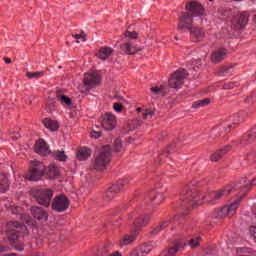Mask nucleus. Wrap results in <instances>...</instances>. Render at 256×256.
Returning a JSON list of instances; mask_svg holds the SVG:
<instances>
[{"label": "nucleus", "mask_w": 256, "mask_h": 256, "mask_svg": "<svg viewBox=\"0 0 256 256\" xmlns=\"http://www.w3.org/2000/svg\"><path fill=\"white\" fill-rule=\"evenodd\" d=\"M150 91L153 93V99H157V97H165V93H167V90L163 85L153 86L150 88Z\"/></svg>", "instance_id": "nucleus-24"}, {"label": "nucleus", "mask_w": 256, "mask_h": 256, "mask_svg": "<svg viewBox=\"0 0 256 256\" xmlns=\"http://www.w3.org/2000/svg\"><path fill=\"white\" fill-rule=\"evenodd\" d=\"M247 23H249V14L246 12L236 15L232 19V26L236 30L243 29Z\"/></svg>", "instance_id": "nucleus-14"}, {"label": "nucleus", "mask_w": 256, "mask_h": 256, "mask_svg": "<svg viewBox=\"0 0 256 256\" xmlns=\"http://www.w3.org/2000/svg\"><path fill=\"white\" fill-rule=\"evenodd\" d=\"M121 51H124V53H127V55H135V47H133V44L131 42H126L120 46Z\"/></svg>", "instance_id": "nucleus-33"}, {"label": "nucleus", "mask_w": 256, "mask_h": 256, "mask_svg": "<svg viewBox=\"0 0 256 256\" xmlns=\"http://www.w3.org/2000/svg\"><path fill=\"white\" fill-rule=\"evenodd\" d=\"M56 99L57 101H59L61 103V105L66 107L71 106V103H73V101L71 100V98H69L67 95L61 94V92H58L56 94Z\"/></svg>", "instance_id": "nucleus-31"}, {"label": "nucleus", "mask_w": 256, "mask_h": 256, "mask_svg": "<svg viewBox=\"0 0 256 256\" xmlns=\"http://www.w3.org/2000/svg\"><path fill=\"white\" fill-rule=\"evenodd\" d=\"M43 125L46 127V129H49L50 131H57L59 129V124L57 121L46 118L43 120Z\"/></svg>", "instance_id": "nucleus-30"}, {"label": "nucleus", "mask_w": 256, "mask_h": 256, "mask_svg": "<svg viewBox=\"0 0 256 256\" xmlns=\"http://www.w3.org/2000/svg\"><path fill=\"white\" fill-rule=\"evenodd\" d=\"M172 147H173V146H170L169 150H167L166 153H171V148H172Z\"/></svg>", "instance_id": "nucleus-56"}, {"label": "nucleus", "mask_w": 256, "mask_h": 256, "mask_svg": "<svg viewBox=\"0 0 256 256\" xmlns=\"http://www.w3.org/2000/svg\"><path fill=\"white\" fill-rule=\"evenodd\" d=\"M125 37H129L130 39H137V32L126 31Z\"/></svg>", "instance_id": "nucleus-46"}, {"label": "nucleus", "mask_w": 256, "mask_h": 256, "mask_svg": "<svg viewBox=\"0 0 256 256\" xmlns=\"http://www.w3.org/2000/svg\"><path fill=\"white\" fill-rule=\"evenodd\" d=\"M256 139V126L253 127L247 134L243 135L242 143L247 145L248 143H253Z\"/></svg>", "instance_id": "nucleus-25"}, {"label": "nucleus", "mask_w": 256, "mask_h": 256, "mask_svg": "<svg viewBox=\"0 0 256 256\" xmlns=\"http://www.w3.org/2000/svg\"><path fill=\"white\" fill-rule=\"evenodd\" d=\"M100 123L106 131H113L117 127V117L111 112H107L100 118Z\"/></svg>", "instance_id": "nucleus-12"}, {"label": "nucleus", "mask_w": 256, "mask_h": 256, "mask_svg": "<svg viewBox=\"0 0 256 256\" xmlns=\"http://www.w3.org/2000/svg\"><path fill=\"white\" fill-rule=\"evenodd\" d=\"M11 138L14 141H17V139H21V134H19V132H14V133H12Z\"/></svg>", "instance_id": "nucleus-49"}, {"label": "nucleus", "mask_w": 256, "mask_h": 256, "mask_svg": "<svg viewBox=\"0 0 256 256\" xmlns=\"http://www.w3.org/2000/svg\"><path fill=\"white\" fill-rule=\"evenodd\" d=\"M252 212H253V215H254L253 221H255V223H256V204L253 206Z\"/></svg>", "instance_id": "nucleus-50"}, {"label": "nucleus", "mask_w": 256, "mask_h": 256, "mask_svg": "<svg viewBox=\"0 0 256 256\" xmlns=\"http://www.w3.org/2000/svg\"><path fill=\"white\" fill-rule=\"evenodd\" d=\"M251 101H253V96H249V97L246 99V103H251Z\"/></svg>", "instance_id": "nucleus-53"}, {"label": "nucleus", "mask_w": 256, "mask_h": 256, "mask_svg": "<svg viewBox=\"0 0 256 256\" xmlns=\"http://www.w3.org/2000/svg\"><path fill=\"white\" fill-rule=\"evenodd\" d=\"M151 251H153V243L148 242V243L138 246L132 252V254L135 256H145V255H149V253H151Z\"/></svg>", "instance_id": "nucleus-18"}, {"label": "nucleus", "mask_w": 256, "mask_h": 256, "mask_svg": "<svg viewBox=\"0 0 256 256\" xmlns=\"http://www.w3.org/2000/svg\"><path fill=\"white\" fill-rule=\"evenodd\" d=\"M90 136L92 139H99V137H101V130H99V127L96 126V128L91 131Z\"/></svg>", "instance_id": "nucleus-39"}, {"label": "nucleus", "mask_w": 256, "mask_h": 256, "mask_svg": "<svg viewBox=\"0 0 256 256\" xmlns=\"http://www.w3.org/2000/svg\"><path fill=\"white\" fill-rule=\"evenodd\" d=\"M135 241V235H125L119 242L120 247L131 245Z\"/></svg>", "instance_id": "nucleus-34"}, {"label": "nucleus", "mask_w": 256, "mask_h": 256, "mask_svg": "<svg viewBox=\"0 0 256 256\" xmlns=\"http://www.w3.org/2000/svg\"><path fill=\"white\" fill-rule=\"evenodd\" d=\"M163 199H165V196L163 194L151 191L150 193L146 194L145 201H156V205H161L163 203Z\"/></svg>", "instance_id": "nucleus-22"}, {"label": "nucleus", "mask_w": 256, "mask_h": 256, "mask_svg": "<svg viewBox=\"0 0 256 256\" xmlns=\"http://www.w3.org/2000/svg\"><path fill=\"white\" fill-rule=\"evenodd\" d=\"M101 81V75L98 72H90L84 74V90L81 93H89L90 89L97 87Z\"/></svg>", "instance_id": "nucleus-8"}, {"label": "nucleus", "mask_w": 256, "mask_h": 256, "mask_svg": "<svg viewBox=\"0 0 256 256\" xmlns=\"http://www.w3.org/2000/svg\"><path fill=\"white\" fill-rule=\"evenodd\" d=\"M183 218L181 216H175L173 220L171 221H164L162 224L157 226L156 228L153 229L152 235H157L160 231H163L166 227H169V224L172 223V225H177L179 221H181Z\"/></svg>", "instance_id": "nucleus-21"}, {"label": "nucleus", "mask_w": 256, "mask_h": 256, "mask_svg": "<svg viewBox=\"0 0 256 256\" xmlns=\"http://www.w3.org/2000/svg\"><path fill=\"white\" fill-rule=\"evenodd\" d=\"M48 105H52V107H55V102L51 101L48 103Z\"/></svg>", "instance_id": "nucleus-55"}, {"label": "nucleus", "mask_w": 256, "mask_h": 256, "mask_svg": "<svg viewBox=\"0 0 256 256\" xmlns=\"http://www.w3.org/2000/svg\"><path fill=\"white\" fill-rule=\"evenodd\" d=\"M229 89H233V84H231V85L229 86Z\"/></svg>", "instance_id": "nucleus-59"}, {"label": "nucleus", "mask_w": 256, "mask_h": 256, "mask_svg": "<svg viewBox=\"0 0 256 256\" xmlns=\"http://www.w3.org/2000/svg\"><path fill=\"white\" fill-rule=\"evenodd\" d=\"M35 151L38 155H42V157H46V155H51V150H49V146L44 140H38L35 144Z\"/></svg>", "instance_id": "nucleus-19"}, {"label": "nucleus", "mask_w": 256, "mask_h": 256, "mask_svg": "<svg viewBox=\"0 0 256 256\" xmlns=\"http://www.w3.org/2000/svg\"><path fill=\"white\" fill-rule=\"evenodd\" d=\"M186 9L188 12L182 13V15L188 14L189 17L193 20V22L198 21V23H203V18L201 15H203V5L197 1H192L186 5Z\"/></svg>", "instance_id": "nucleus-7"}, {"label": "nucleus", "mask_w": 256, "mask_h": 256, "mask_svg": "<svg viewBox=\"0 0 256 256\" xmlns=\"http://www.w3.org/2000/svg\"><path fill=\"white\" fill-rule=\"evenodd\" d=\"M109 163H111V146L105 145L100 149L99 153L96 154L93 169H95V171H104Z\"/></svg>", "instance_id": "nucleus-4"}, {"label": "nucleus", "mask_w": 256, "mask_h": 256, "mask_svg": "<svg viewBox=\"0 0 256 256\" xmlns=\"http://www.w3.org/2000/svg\"><path fill=\"white\" fill-rule=\"evenodd\" d=\"M236 253H237V256H256V254H245L247 253L246 248H237Z\"/></svg>", "instance_id": "nucleus-40"}, {"label": "nucleus", "mask_w": 256, "mask_h": 256, "mask_svg": "<svg viewBox=\"0 0 256 256\" xmlns=\"http://www.w3.org/2000/svg\"><path fill=\"white\" fill-rule=\"evenodd\" d=\"M183 249V242H178L175 246L171 247L169 250H164L159 256H174L177 251Z\"/></svg>", "instance_id": "nucleus-26"}, {"label": "nucleus", "mask_w": 256, "mask_h": 256, "mask_svg": "<svg viewBox=\"0 0 256 256\" xmlns=\"http://www.w3.org/2000/svg\"><path fill=\"white\" fill-rule=\"evenodd\" d=\"M3 59H4L5 63H7V64L11 63L10 58H8V57H4Z\"/></svg>", "instance_id": "nucleus-54"}, {"label": "nucleus", "mask_w": 256, "mask_h": 256, "mask_svg": "<svg viewBox=\"0 0 256 256\" xmlns=\"http://www.w3.org/2000/svg\"><path fill=\"white\" fill-rule=\"evenodd\" d=\"M9 189V180L7 175L0 174V193H5Z\"/></svg>", "instance_id": "nucleus-32"}, {"label": "nucleus", "mask_w": 256, "mask_h": 256, "mask_svg": "<svg viewBox=\"0 0 256 256\" xmlns=\"http://www.w3.org/2000/svg\"><path fill=\"white\" fill-rule=\"evenodd\" d=\"M250 234H251L252 239H254V241L256 242V226L250 227Z\"/></svg>", "instance_id": "nucleus-47"}, {"label": "nucleus", "mask_w": 256, "mask_h": 256, "mask_svg": "<svg viewBox=\"0 0 256 256\" xmlns=\"http://www.w3.org/2000/svg\"><path fill=\"white\" fill-rule=\"evenodd\" d=\"M129 184L128 179L120 180L116 184L112 185L105 193L104 199L106 201H111L116 195V193H119L120 191H123L126 185Z\"/></svg>", "instance_id": "nucleus-13"}, {"label": "nucleus", "mask_w": 256, "mask_h": 256, "mask_svg": "<svg viewBox=\"0 0 256 256\" xmlns=\"http://www.w3.org/2000/svg\"><path fill=\"white\" fill-rule=\"evenodd\" d=\"M111 55H113V50L111 47H101L97 54L99 59H101L102 61L109 59V57H111Z\"/></svg>", "instance_id": "nucleus-27"}, {"label": "nucleus", "mask_w": 256, "mask_h": 256, "mask_svg": "<svg viewBox=\"0 0 256 256\" xmlns=\"http://www.w3.org/2000/svg\"><path fill=\"white\" fill-rule=\"evenodd\" d=\"M227 57V49L219 48L215 50L211 55L212 63H221V61L225 60Z\"/></svg>", "instance_id": "nucleus-20"}, {"label": "nucleus", "mask_w": 256, "mask_h": 256, "mask_svg": "<svg viewBox=\"0 0 256 256\" xmlns=\"http://www.w3.org/2000/svg\"><path fill=\"white\" fill-rule=\"evenodd\" d=\"M44 175L48 177V179H57L59 175V168L55 165H50L48 168L44 166Z\"/></svg>", "instance_id": "nucleus-23"}, {"label": "nucleus", "mask_w": 256, "mask_h": 256, "mask_svg": "<svg viewBox=\"0 0 256 256\" xmlns=\"http://www.w3.org/2000/svg\"><path fill=\"white\" fill-rule=\"evenodd\" d=\"M231 127H233V125L229 124L227 128L225 127L223 128V131H225L226 133H229V129H231Z\"/></svg>", "instance_id": "nucleus-52"}, {"label": "nucleus", "mask_w": 256, "mask_h": 256, "mask_svg": "<svg viewBox=\"0 0 256 256\" xmlns=\"http://www.w3.org/2000/svg\"><path fill=\"white\" fill-rule=\"evenodd\" d=\"M113 109L116 113H121V111H123V105L121 103H114Z\"/></svg>", "instance_id": "nucleus-44"}, {"label": "nucleus", "mask_w": 256, "mask_h": 256, "mask_svg": "<svg viewBox=\"0 0 256 256\" xmlns=\"http://www.w3.org/2000/svg\"><path fill=\"white\" fill-rule=\"evenodd\" d=\"M50 155L54 157V159H57V161H67V155L63 150L51 152Z\"/></svg>", "instance_id": "nucleus-35"}, {"label": "nucleus", "mask_w": 256, "mask_h": 256, "mask_svg": "<svg viewBox=\"0 0 256 256\" xmlns=\"http://www.w3.org/2000/svg\"><path fill=\"white\" fill-rule=\"evenodd\" d=\"M200 241H201L200 236H194V237L188 239V245H190V247H192V249H195V247H199Z\"/></svg>", "instance_id": "nucleus-37"}, {"label": "nucleus", "mask_w": 256, "mask_h": 256, "mask_svg": "<svg viewBox=\"0 0 256 256\" xmlns=\"http://www.w3.org/2000/svg\"><path fill=\"white\" fill-rule=\"evenodd\" d=\"M209 1L213 2V0H209Z\"/></svg>", "instance_id": "nucleus-61"}, {"label": "nucleus", "mask_w": 256, "mask_h": 256, "mask_svg": "<svg viewBox=\"0 0 256 256\" xmlns=\"http://www.w3.org/2000/svg\"><path fill=\"white\" fill-rule=\"evenodd\" d=\"M253 185H256V178L252 180L251 183H247V178H242L237 184H230L221 190L210 192L208 196L201 197V195H199V190L195 185L190 184L181 192L182 207H185L187 211H189L190 209H195L197 205H201V199H207L208 202L213 203V201H219V199L227 197L230 193L240 190L239 198L229 206L221 208L217 215L219 219H223V217L231 218L235 213H237L241 199L247 195V191H249Z\"/></svg>", "instance_id": "nucleus-1"}, {"label": "nucleus", "mask_w": 256, "mask_h": 256, "mask_svg": "<svg viewBox=\"0 0 256 256\" xmlns=\"http://www.w3.org/2000/svg\"><path fill=\"white\" fill-rule=\"evenodd\" d=\"M206 253H211V252H209V251H206Z\"/></svg>", "instance_id": "nucleus-60"}, {"label": "nucleus", "mask_w": 256, "mask_h": 256, "mask_svg": "<svg viewBox=\"0 0 256 256\" xmlns=\"http://www.w3.org/2000/svg\"><path fill=\"white\" fill-rule=\"evenodd\" d=\"M187 77V71L185 69L176 70L168 80V85L171 89H179L183 83H185V78Z\"/></svg>", "instance_id": "nucleus-10"}, {"label": "nucleus", "mask_w": 256, "mask_h": 256, "mask_svg": "<svg viewBox=\"0 0 256 256\" xmlns=\"http://www.w3.org/2000/svg\"><path fill=\"white\" fill-rule=\"evenodd\" d=\"M209 103H211V99L209 98L197 100L196 102H193L192 107L193 109H200V107H207Z\"/></svg>", "instance_id": "nucleus-36"}, {"label": "nucleus", "mask_w": 256, "mask_h": 256, "mask_svg": "<svg viewBox=\"0 0 256 256\" xmlns=\"http://www.w3.org/2000/svg\"><path fill=\"white\" fill-rule=\"evenodd\" d=\"M128 219L133 221L134 231L137 232L141 230V227H145V225L149 223L150 216L143 215L141 212L135 211L129 214Z\"/></svg>", "instance_id": "nucleus-9"}, {"label": "nucleus", "mask_w": 256, "mask_h": 256, "mask_svg": "<svg viewBox=\"0 0 256 256\" xmlns=\"http://www.w3.org/2000/svg\"><path fill=\"white\" fill-rule=\"evenodd\" d=\"M27 227L18 221H11L7 223L6 234L8 241L12 247H15L16 251H23V245L17 244V241L24 235H27Z\"/></svg>", "instance_id": "nucleus-2"}, {"label": "nucleus", "mask_w": 256, "mask_h": 256, "mask_svg": "<svg viewBox=\"0 0 256 256\" xmlns=\"http://www.w3.org/2000/svg\"><path fill=\"white\" fill-rule=\"evenodd\" d=\"M45 73L43 71L40 72H27L26 77L28 79H41Z\"/></svg>", "instance_id": "nucleus-38"}, {"label": "nucleus", "mask_w": 256, "mask_h": 256, "mask_svg": "<svg viewBox=\"0 0 256 256\" xmlns=\"http://www.w3.org/2000/svg\"><path fill=\"white\" fill-rule=\"evenodd\" d=\"M114 147L116 151H121V147H122L121 139L118 138L114 141Z\"/></svg>", "instance_id": "nucleus-45"}, {"label": "nucleus", "mask_w": 256, "mask_h": 256, "mask_svg": "<svg viewBox=\"0 0 256 256\" xmlns=\"http://www.w3.org/2000/svg\"><path fill=\"white\" fill-rule=\"evenodd\" d=\"M231 151V146L227 145L224 148L220 149L218 152L211 155L210 159L211 161H219L223 155H226V153H229Z\"/></svg>", "instance_id": "nucleus-28"}, {"label": "nucleus", "mask_w": 256, "mask_h": 256, "mask_svg": "<svg viewBox=\"0 0 256 256\" xmlns=\"http://www.w3.org/2000/svg\"><path fill=\"white\" fill-rule=\"evenodd\" d=\"M232 69H233V66H224L221 68L219 75H222V76L228 75V73H231Z\"/></svg>", "instance_id": "nucleus-41"}, {"label": "nucleus", "mask_w": 256, "mask_h": 256, "mask_svg": "<svg viewBox=\"0 0 256 256\" xmlns=\"http://www.w3.org/2000/svg\"><path fill=\"white\" fill-rule=\"evenodd\" d=\"M253 21L256 23V14L253 16Z\"/></svg>", "instance_id": "nucleus-57"}, {"label": "nucleus", "mask_w": 256, "mask_h": 256, "mask_svg": "<svg viewBox=\"0 0 256 256\" xmlns=\"http://www.w3.org/2000/svg\"><path fill=\"white\" fill-rule=\"evenodd\" d=\"M91 157V149L87 147L80 148L77 153V159L79 161H86V159H89Z\"/></svg>", "instance_id": "nucleus-29"}, {"label": "nucleus", "mask_w": 256, "mask_h": 256, "mask_svg": "<svg viewBox=\"0 0 256 256\" xmlns=\"http://www.w3.org/2000/svg\"><path fill=\"white\" fill-rule=\"evenodd\" d=\"M33 197L39 205L49 207L51 205V199H53V190L38 188L33 191Z\"/></svg>", "instance_id": "nucleus-6"}, {"label": "nucleus", "mask_w": 256, "mask_h": 256, "mask_svg": "<svg viewBox=\"0 0 256 256\" xmlns=\"http://www.w3.org/2000/svg\"><path fill=\"white\" fill-rule=\"evenodd\" d=\"M5 251H7V247L0 245V255H1V253H5Z\"/></svg>", "instance_id": "nucleus-51"}, {"label": "nucleus", "mask_w": 256, "mask_h": 256, "mask_svg": "<svg viewBox=\"0 0 256 256\" xmlns=\"http://www.w3.org/2000/svg\"><path fill=\"white\" fill-rule=\"evenodd\" d=\"M45 175V165L39 161H32L29 171L25 174L28 181H39Z\"/></svg>", "instance_id": "nucleus-5"}, {"label": "nucleus", "mask_w": 256, "mask_h": 256, "mask_svg": "<svg viewBox=\"0 0 256 256\" xmlns=\"http://www.w3.org/2000/svg\"><path fill=\"white\" fill-rule=\"evenodd\" d=\"M143 119H147V117H153V111L146 110L145 113L142 114Z\"/></svg>", "instance_id": "nucleus-48"}, {"label": "nucleus", "mask_w": 256, "mask_h": 256, "mask_svg": "<svg viewBox=\"0 0 256 256\" xmlns=\"http://www.w3.org/2000/svg\"><path fill=\"white\" fill-rule=\"evenodd\" d=\"M138 113H141L142 109L141 108H137Z\"/></svg>", "instance_id": "nucleus-58"}, {"label": "nucleus", "mask_w": 256, "mask_h": 256, "mask_svg": "<svg viewBox=\"0 0 256 256\" xmlns=\"http://www.w3.org/2000/svg\"><path fill=\"white\" fill-rule=\"evenodd\" d=\"M193 18L189 14H182L180 16V21L178 24V29L185 31L186 29L190 31V36L194 42L203 41L205 39V31L201 28L193 27Z\"/></svg>", "instance_id": "nucleus-3"}, {"label": "nucleus", "mask_w": 256, "mask_h": 256, "mask_svg": "<svg viewBox=\"0 0 256 256\" xmlns=\"http://www.w3.org/2000/svg\"><path fill=\"white\" fill-rule=\"evenodd\" d=\"M229 121H231L233 125H237V123H239V121H241V116H239V114L231 116L229 118Z\"/></svg>", "instance_id": "nucleus-43"}, {"label": "nucleus", "mask_w": 256, "mask_h": 256, "mask_svg": "<svg viewBox=\"0 0 256 256\" xmlns=\"http://www.w3.org/2000/svg\"><path fill=\"white\" fill-rule=\"evenodd\" d=\"M10 211L13 215H19V218L21 219L22 223H26V225H33L34 224V221L31 218V216L21 213V207L12 206L10 208Z\"/></svg>", "instance_id": "nucleus-15"}, {"label": "nucleus", "mask_w": 256, "mask_h": 256, "mask_svg": "<svg viewBox=\"0 0 256 256\" xmlns=\"http://www.w3.org/2000/svg\"><path fill=\"white\" fill-rule=\"evenodd\" d=\"M73 37L75 38L76 43H80V41H83V42L86 41L85 32H82L81 34H75V35H73Z\"/></svg>", "instance_id": "nucleus-42"}, {"label": "nucleus", "mask_w": 256, "mask_h": 256, "mask_svg": "<svg viewBox=\"0 0 256 256\" xmlns=\"http://www.w3.org/2000/svg\"><path fill=\"white\" fill-rule=\"evenodd\" d=\"M151 251H153V243L148 242V243L138 246L132 252V254L135 256H145V255H149V253H151Z\"/></svg>", "instance_id": "nucleus-17"}, {"label": "nucleus", "mask_w": 256, "mask_h": 256, "mask_svg": "<svg viewBox=\"0 0 256 256\" xmlns=\"http://www.w3.org/2000/svg\"><path fill=\"white\" fill-rule=\"evenodd\" d=\"M31 214L35 219H38V221L44 222L47 221V219H49V214H47V211L38 206H32Z\"/></svg>", "instance_id": "nucleus-16"}, {"label": "nucleus", "mask_w": 256, "mask_h": 256, "mask_svg": "<svg viewBox=\"0 0 256 256\" xmlns=\"http://www.w3.org/2000/svg\"><path fill=\"white\" fill-rule=\"evenodd\" d=\"M69 198L65 195H58L52 201V209L53 211H57V213H63L69 209Z\"/></svg>", "instance_id": "nucleus-11"}]
</instances>
